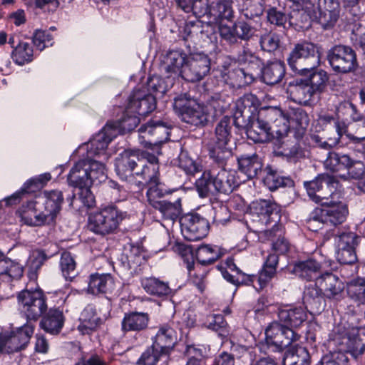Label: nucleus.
<instances>
[{
	"label": "nucleus",
	"mask_w": 365,
	"mask_h": 365,
	"mask_svg": "<svg viewBox=\"0 0 365 365\" xmlns=\"http://www.w3.org/2000/svg\"><path fill=\"white\" fill-rule=\"evenodd\" d=\"M234 18L232 1L228 0L212 2L210 4L208 20L211 23L220 24L223 20L231 21Z\"/></svg>",
	"instance_id": "obj_32"
},
{
	"label": "nucleus",
	"mask_w": 365,
	"mask_h": 365,
	"mask_svg": "<svg viewBox=\"0 0 365 365\" xmlns=\"http://www.w3.org/2000/svg\"><path fill=\"white\" fill-rule=\"evenodd\" d=\"M196 188L201 197H210L217 192L214 185V175L204 172L195 182Z\"/></svg>",
	"instance_id": "obj_53"
},
{
	"label": "nucleus",
	"mask_w": 365,
	"mask_h": 365,
	"mask_svg": "<svg viewBox=\"0 0 365 365\" xmlns=\"http://www.w3.org/2000/svg\"><path fill=\"white\" fill-rule=\"evenodd\" d=\"M340 11L339 0H318L317 10L308 11L311 18L317 20L327 29L333 27L336 23Z\"/></svg>",
	"instance_id": "obj_19"
},
{
	"label": "nucleus",
	"mask_w": 365,
	"mask_h": 365,
	"mask_svg": "<svg viewBox=\"0 0 365 365\" xmlns=\"http://www.w3.org/2000/svg\"><path fill=\"white\" fill-rule=\"evenodd\" d=\"M309 75L308 81L309 85L312 88L313 94L315 92H322L326 87L327 82L328 81L329 77L327 73L323 70H319L317 71H312Z\"/></svg>",
	"instance_id": "obj_59"
},
{
	"label": "nucleus",
	"mask_w": 365,
	"mask_h": 365,
	"mask_svg": "<svg viewBox=\"0 0 365 365\" xmlns=\"http://www.w3.org/2000/svg\"><path fill=\"white\" fill-rule=\"evenodd\" d=\"M267 19L271 24L282 27L284 29H287L293 26L294 25H297V23L292 21V16L288 15L274 7L270 8L267 10Z\"/></svg>",
	"instance_id": "obj_52"
},
{
	"label": "nucleus",
	"mask_w": 365,
	"mask_h": 365,
	"mask_svg": "<svg viewBox=\"0 0 365 365\" xmlns=\"http://www.w3.org/2000/svg\"><path fill=\"white\" fill-rule=\"evenodd\" d=\"M231 118L225 116L217 123L215 128L216 141L210 148V155L215 161L222 163L230 155L231 150L227 148L230 139Z\"/></svg>",
	"instance_id": "obj_13"
},
{
	"label": "nucleus",
	"mask_w": 365,
	"mask_h": 365,
	"mask_svg": "<svg viewBox=\"0 0 365 365\" xmlns=\"http://www.w3.org/2000/svg\"><path fill=\"white\" fill-rule=\"evenodd\" d=\"M106 179V168L103 163L86 156L77 161L68 175V184L75 187H91Z\"/></svg>",
	"instance_id": "obj_3"
},
{
	"label": "nucleus",
	"mask_w": 365,
	"mask_h": 365,
	"mask_svg": "<svg viewBox=\"0 0 365 365\" xmlns=\"http://www.w3.org/2000/svg\"><path fill=\"white\" fill-rule=\"evenodd\" d=\"M90 187H78L80 192L78 197L72 195L67 198L69 206L73 209L81 210L83 207H92L95 205V197L91 192Z\"/></svg>",
	"instance_id": "obj_47"
},
{
	"label": "nucleus",
	"mask_w": 365,
	"mask_h": 365,
	"mask_svg": "<svg viewBox=\"0 0 365 365\" xmlns=\"http://www.w3.org/2000/svg\"><path fill=\"white\" fill-rule=\"evenodd\" d=\"M287 94L293 102L304 106L309 103L314 95L307 81L297 79L289 83Z\"/></svg>",
	"instance_id": "obj_24"
},
{
	"label": "nucleus",
	"mask_w": 365,
	"mask_h": 365,
	"mask_svg": "<svg viewBox=\"0 0 365 365\" xmlns=\"http://www.w3.org/2000/svg\"><path fill=\"white\" fill-rule=\"evenodd\" d=\"M287 112L290 129H294L299 133L306 130L310 120L307 113L300 108H290Z\"/></svg>",
	"instance_id": "obj_49"
},
{
	"label": "nucleus",
	"mask_w": 365,
	"mask_h": 365,
	"mask_svg": "<svg viewBox=\"0 0 365 365\" xmlns=\"http://www.w3.org/2000/svg\"><path fill=\"white\" fill-rule=\"evenodd\" d=\"M140 162L138 152L133 150H124L115 160V171L117 175L123 180L133 183L135 178V170Z\"/></svg>",
	"instance_id": "obj_22"
},
{
	"label": "nucleus",
	"mask_w": 365,
	"mask_h": 365,
	"mask_svg": "<svg viewBox=\"0 0 365 365\" xmlns=\"http://www.w3.org/2000/svg\"><path fill=\"white\" fill-rule=\"evenodd\" d=\"M36 201H29L24 205L20 210L21 221L30 226H41L49 224L43 211H39L36 207Z\"/></svg>",
	"instance_id": "obj_31"
},
{
	"label": "nucleus",
	"mask_w": 365,
	"mask_h": 365,
	"mask_svg": "<svg viewBox=\"0 0 365 365\" xmlns=\"http://www.w3.org/2000/svg\"><path fill=\"white\" fill-rule=\"evenodd\" d=\"M327 60L334 71L341 73L351 72L357 66L354 51L344 45H336L329 49Z\"/></svg>",
	"instance_id": "obj_12"
},
{
	"label": "nucleus",
	"mask_w": 365,
	"mask_h": 365,
	"mask_svg": "<svg viewBox=\"0 0 365 365\" xmlns=\"http://www.w3.org/2000/svg\"><path fill=\"white\" fill-rule=\"evenodd\" d=\"M254 96H245L235 103V110L233 113L234 123L237 127H241L245 123V118H249L250 104L252 103Z\"/></svg>",
	"instance_id": "obj_48"
},
{
	"label": "nucleus",
	"mask_w": 365,
	"mask_h": 365,
	"mask_svg": "<svg viewBox=\"0 0 365 365\" xmlns=\"http://www.w3.org/2000/svg\"><path fill=\"white\" fill-rule=\"evenodd\" d=\"M336 130L339 139L344 137L349 139L354 143H359L365 140V120L360 123L352 125L355 128L354 133H350L344 123L336 122Z\"/></svg>",
	"instance_id": "obj_43"
},
{
	"label": "nucleus",
	"mask_w": 365,
	"mask_h": 365,
	"mask_svg": "<svg viewBox=\"0 0 365 365\" xmlns=\"http://www.w3.org/2000/svg\"><path fill=\"white\" fill-rule=\"evenodd\" d=\"M115 288L114 278L110 274L91 275L88 292L93 294L111 293Z\"/></svg>",
	"instance_id": "obj_33"
},
{
	"label": "nucleus",
	"mask_w": 365,
	"mask_h": 365,
	"mask_svg": "<svg viewBox=\"0 0 365 365\" xmlns=\"http://www.w3.org/2000/svg\"><path fill=\"white\" fill-rule=\"evenodd\" d=\"M178 167L187 175H194L200 171L199 165L184 153L179 155Z\"/></svg>",
	"instance_id": "obj_64"
},
{
	"label": "nucleus",
	"mask_w": 365,
	"mask_h": 365,
	"mask_svg": "<svg viewBox=\"0 0 365 365\" xmlns=\"http://www.w3.org/2000/svg\"><path fill=\"white\" fill-rule=\"evenodd\" d=\"M346 174H339L338 175L344 179H354L360 181L365 176V165L361 161H353L350 158V165L346 168Z\"/></svg>",
	"instance_id": "obj_58"
},
{
	"label": "nucleus",
	"mask_w": 365,
	"mask_h": 365,
	"mask_svg": "<svg viewBox=\"0 0 365 365\" xmlns=\"http://www.w3.org/2000/svg\"><path fill=\"white\" fill-rule=\"evenodd\" d=\"M139 165L141 166V168L139 170H136L135 175L136 177H138L140 180L133 181V183H135L138 188H140L143 185L147 183L151 184L158 182V165H147L143 159H140Z\"/></svg>",
	"instance_id": "obj_40"
},
{
	"label": "nucleus",
	"mask_w": 365,
	"mask_h": 365,
	"mask_svg": "<svg viewBox=\"0 0 365 365\" xmlns=\"http://www.w3.org/2000/svg\"><path fill=\"white\" fill-rule=\"evenodd\" d=\"M359 237L353 232H341L334 237L336 248L356 249Z\"/></svg>",
	"instance_id": "obj_56"
},
{
	"label": "nucleus",
	"mask_w": 365,
	"mask_h": 365,
	"mask_svg": "<svg viewBox=\"0 0 365 365\" xmlns=\"http://www.w3.org/2000/svg\"><path fill=\"white\" fill-rule=\"evenodd\" d=\"M284 64L280 61H274L264 68L262 78L265 83L274 85L279 83L284 78Z\"/></svg>",
	"instance_id": "obj_44"
},
{
	"label": "nucleus",
	"mask_w": 365,
	"mask_h": 365,
	"mask_svg": "<svg viewBox=\"0 0 365 365\" xmlns=\"http://www.w3.org/2000/svg\"><path fill=\"white\" fill-rule=\"evenodd\" d=\"M146 192L147 201L154 208H157L163 202L161 198L164 196V192L158 182L153 183Z\"/></svg>",
	"instance_id": "obj_62"
},
{
	"label": "nucleus",
	"mask_w": 365,
	"mask_h": 365,
	"mask_svg": "<svg viewBox=\"0 0 365 365\" xmlns=\"http://www.w3.org/2000/svg\"><path fill=\"white\" fill-rule=\"evenodd\" d=\"M44 204V213L49 223L53 222L59 213L63 202V195L61 191L58 190L43 192L41 197Z\"/></svg>",
	"instance_id": "obj_29"
},
{
	"label": "nucleus",
	"mask_w": 365,
	"mask_h": 365,
	"mask_svg": "<svg viewBox=\"0 0 365 365\" xmlns=\"http://www.w3.org/2000/svg\"><path fill=\"white\" fill-rule=\"evenodd\" d=\"M217 78L225 83L235 86H242L250 83L254 77L252 74L246 73L244 69L239 68L237 62L230 57H225L222 64L217 70Z\"/></svg>",
	"instance_id": "obj_14"
},
{
	"label": "nucleus",
	"mask_w": 365,
	"mask_h": 365,
	"mask_svg": "<svg viewBox=\"0 0 365 365\" xmlns=\"http://www.w3.org/2000/svg\"><path fill=\"white\" fill-rule=\"evenodd\" d=\"M265 114H262L263 118L269 120L271 125L273 138L281 140L287 136L290 130L288 112H284L277 107L264 108Z\"/></svg>",
	"instance_id": "obj_21"
},
{
	"label": "nucleus",
	"mask_w": 365,
	"mask_h": 365,
	"mask_svg": "<svg viewBox=\"0 0 365 365\" xmlns=\"http://www.w3.org/2000/svg\"><path fill=\"white\" fill-rule=\"evenodd\" d=\"M156 209L162 213L165 218L174 220L181 213V200L178 198L174 202L163 200Z\"/></svg>",
	"instance_id": "obj_54"
},
{
	"label": "nucleus",
	"mask_w": 365,
	"mask_h": 365,
	"mask_svg": "<svg viewBox=\"0 0 365 365\" xmlns=\"http://www.w3.org/2000/svg\"><path fill=\"white\" fill-rule=\"evenodd\" d=\"M173 108L179 112L181 120L191 125L201 127L205 125L210 115V106L197 103L187 98L186 95L175 98Z\"/></svg>",
	"instance_id": "obj_6"
},
{
	"label": "nucleus",
	"mask_w": 365,
	"mask_h": 365,
	"mask_svg": "<svg viewBox=\"0 0 365 365\" xmlns=\"http://www.w3.org/2000/svg\"><path fill=\"white\" fill-rule=\"evenodd\" d=\"M321 204V207H317L312 212L310 224L319 222L323 224L337 225L345 221L349 212L344 203L327 201Z\"/></svg>",
	"instance_id": "obj_9"
},
{
	"label": "nucleus",
	"mask_w": 365,
	"mask_h": 365,
	"mask_svg": "<svg viewBox=\"0 0 365 365\" xmlns=\"http://www.w3.org/2000/svg\"><path fill=\"white\" fill-rule=\"evenodd\" d=\"M60 265L63 275L66 279H71L76 275V262L69 252L61 255Z\"/></svg>",
	"instance_id": "obj_61"
},
{
	"label": "nucleus",
	"mask_w": 365,
	"mask_h": 365,
	"mask_svg": "<svg viewBox=\"0 0 365 365\" xmlns=\"http://www.w3.org/2000/svg\"><path fill=\"white\" fill-rule=\"evenodd\" d=\"M51 178V174L48 173L41 174L36 178H31L27 180L23 185L21 190L15 192L10 197L6 199V204L11 205V201H16L21 197V195L25 193L34 192L36 189H39L44 185Z\"/></svg>",
	"instance_id": "obj_41"
},
{
	"label": "nucleus",
	"mask_w": 365,
	"mask_h": 365,
	"mask_svg": "<svg viewBox=\"0 0 365 365\" xmlns=\"http://www.w3.org/2000/svg\"><path fill=\"white\" fill-rule=\"evenodd\" d=\"M252 207L256 214L260 217L262 223L270 228L264 230L267 236H271L273 230L281 235L282 225L279 224L280 220L279 207L274 202L269 200H258L253 202Z\"/></svg>",
	"instance_id": "obj_11"
},
{
	"label": "nucleus",
	"mask_w": 365,
	"mask_h": 365,
	"mask_svg": "<svg viewBox=\"0 0 365 365\" xmlns=\"http://www.w3.org/2000/svg\"><path fill=\"white\" fill-rule=\"evenodd\" d=\"M299 335L292 328L286 327L277 322L271 323L265 330V340L268 346H274L280 350L289 346L293 341L298 340Z\"/></svg>",
	"instance_id": "obj_16"
},
{
	"label": "nucleus",
	"mask_w": 365,
	"mask_h": 365,
	"mask_svg": "<svg viewBox=\"0 0 365 365\" xmlns=\"http://www.w3.org/2000/svg\"><path fill=\"white\" fill-rule=\"evenodd\" d=\"M307 315L302 307L294 308H284L278 312L279 320L287 327H298L306 319Z\"/></svg>",
	"instance_id": "obj_36"
},
{
	"label": "nucleus",
	"mask_w": 365,
	"mask_h": 365,
	"mask_svg": "<svg viewBox=\"0 0 365 365\" xmlns=\"http://www.w3.org/2000/svg\"><path fill=\"white\" fill-rule=\"evenodd\" d=\"M33 49L27 42H20L12 53L14 61L19 65H24L32 60Z\"/></svg>",
	"instance_id": "obj_57"
},
{
	"label": "nucleus",
	"mask_w": 365,
	"mask_h": 365,
	"mask_svg": "<svg viewBox=\"0 0 365 365\" xmlns=\"http://www.w3.org/2000/svg\"><path fill=\"white\" fill-rule=\"evenodd\" d=\"M181 256L187 269L188 276L192 283L202 292L205 287V279L207 271L203 265L212 264L220 257V251L217 246L202 245L196 250L195 255L198 264L194 262V256L190 247L180 246Z\"/></svg>",
	"instance_id": "obj_1"
},
{
	"label": "nucleus",
	"mask_w": 365,
	"mask_h": 365,
	"mask_svg": "<svg viewBox=\"0 0 365 365\" xmlns=\"http://www.w3.org/2000/svg\"><path fill=\"white\" fill-rule=\"evenodd\" d=\"M264 184L270 190H274L280 187L292 186L293 181L287 177L280 176L276 171L269 170L264 179Z\"/></svg>",
	"instance_id": "obj_55"
},
{
	"label": "nucleus",
	"mask_w": 365,
	"mask_h": 365,
	"mask_svg": "<svg viewBox=\"0 0 365 365\" xmlns=\"http://www.w3.org/2000/svg\"><path fill=\"white\" fill-rule=\"evenodd\" d=\"M309 354L306 348L294 346L287 350L283 358V365H307Z\"/></svg>",
	"instance_id": "obj_46"
},
{
	"label": "nucleus",
	"mask_w": 365,
	"mask_h": 365,
	"mask_svg": "<svg viewBox=\"0 0 365 365\" xmlns=\"http://www.w3.org/2000/svg\"><path fill=\"white\" fill-rule=\"evenodd\" d=\"M170 130L168 125L160 120L143 125L138 130L140 143L145 146L162 144L168 140Z\"/></svg>",
	"instance_id": "obj_17"
},
{
	"label": "nucleus",
	"mask_w": 365,
	"mask_h": 365,
	"mask_svg": "<svg viewBox=\"0 0 365 365\" xmlns=\"http://www.w3.org/2000/svg\"><path fill=\"white\" fill-rule=\"evenodd\" d=\"M317 284L321 286L324 296L330 299H339L344 289L341 281L330 272H326L318 277Z\"/></svg>",
	"instance_id": "obj_28"
},
{
	"label": "nucleus",
	"mask_w": 365,
	"mask_h": 365,
	"mask_svg": "<svg viewBox=\"0 0 365 365\" xmlns=\"http://www.w3.org/2000/svg\"><path fill=\"white\" fill-rule=\"evenodd\" d=\"M349 165H350V158L348 155H340L334 152H329L324 162L326 170L336 173L345 170Z\"/></svg>",
	"instance_id": "obj_51"
},
{
	"label": "nucleus",
	"mask_w": 365,
	"mask_h": 365,
	"mask_svg": "<svg viewBox=\"0 0 365 365\" xmlns=\"http://www.w3.org/2000/svg\"><path fill=\"white\" fill-rule=\"evenodd\" d=\"M101 323V319L98 315L95 307L88 304L81 313L78 330L82 334H90L96 330Z\"/></svg>",
	"instance_id": "obj_30"
},
{
	"label": "nucleus",
	"mask_w": 365,
	"mask_h": 365,
	"mask_svg": "<svg viewBox=\"0 0 365 365\" xmlns=\"http://www.w3.org/2000/svg\"><path fill=\"white\" fill-rule=\"evenodd\" d=\"M223 278L235 285L240 284H248L252 281V277L242 272L238 269L232 257H228L218 267Z\"/></svg>",
	"instance_id": "obj_26"
},
{
	"label": "nucleus",
	"mask_w": 365,
	"mask_h": 365,
	"mask_svg": "<svg viewBox=\"0 0 365 365\" xmlns=\"http://www.w3.org/2000/svg\"><path fill=\"white\" fill-rule=\"evenodd\" d=\"M149 316L143 312H130L125 314L121 323L123 331H140L147 328Z\"/></svg>",
	"instance_id": "obj_38"
},
{
	"label": "nucleus",
	"mask_w": 365,
	"mask_h": 365,
	"mask_svg": "<svg viewBox=\"0 0 365 365\" xmlns=\"http://www.w3.org/2000/svg\"><path fill=\"white\" fill-rule=\"evenodd\" d=\"M34 331L31 323H26L10 333L0 334V352L11 354L24 349Z\"/></svg>",
	"instance_id": "obj_10"
},
{
	"label": "nucleus",
	"mask_w": 365,
	"mask_h": 365,
	"mask_svg": "<svg viewBox=\"0 0 365 365\" xmlns=\"http://www.w3.org/2000/svg\"><path fill=\"white\" fill-rule=\"evenodd\" d=\"M364 329H355L352 330L351 336H349L347 341L348 351L355 358L365 351Z\"/></svg>",
	"instance_id": "obj_50"
},
{
	"label": "nucleus",
	"mask_w": 365,
	"mask_h": 365,
	"mask_svg": "<svg viewBox=\"0 0 365 365\" xmlns=\"http://www.w3.org/2000/svg\"><path fill=\"white\" fill-rule=\"evenodd\" d=\"M65 322L63 310L51 309L41 322V327L48 333L57 334L62 329Z\"/></svg>",
	"instance_id": "obj_37"
},
{
	"label": "nucleus",
	"mask_w": 365,
	"mask_h": 365,
	"mask_svg": "<svg viewBox=\"0 0 365 365\" xmlns=\"http://www.w3.org/2000/svg\"><path fill=\"white\" fill-rule=\"evenodd\" d=\"M180 223L182 235L189 241L200 240L208 233V222L198 214L185 215L180 218Z\"/></svg>",
	"instance_id": "obj_18"
},
{
	"label": "nucleus",
	"mask_w": 365,
	"mask_h": 365,
	"mask_svg": "<svg viewBox=\"0 0 365 365\" xmlns=\"http://www.w3.org/2000/svg\"><path fill=\"white\" fill-rule=\"evenodd\" d=\"M141 286L147 293L158 297L168 296L171 293L168 284L155 277L143 278Z\"/></svg>",
	"instance_id": "obj_45"
},
{
	"label": "nucleus",
	"mask_w": 365,
	"mask_h": 365,
	"mask_svg": "<svg viewBox=\"0 0 365 365\" xmlns=\"http://www.w3.org/2000/svg\"><path fill=\"white\" fill-rule=\"evenodd\" d=\"M240 171L245 174L247 179L253 178L261 171L262 164L256 154L242 155L237 158Z\"/></svg>",
	"instance_id": "obj_39"
},
{
	"label": "nucleus",
	"mask_w": 365,
	"mask_h": 365,
	"mask_svg": "<svg viewBox=\"0 0 365 365\" xmlns=\"http://www.w3.org/2000/svg\"><path fill=\"white\" fill-rule=\"evenodd\" d=\"M348 294L359 304H365V280L351 282L348 287Z\"/></svg>",
	"instance_id": "obj_60"
},
{
	"label": "nucleus",
	"mask_w": 365,
	"mask_h": 365,
	"mask_svg": "<svg viewBox=\"0 0 365 365\" xmlns=\"http://www.w3.org/2000/svg\"><path fill=\"white\" fill-rule=\"evenodd\" d=\"M318 365H348V359L343 352H330L323 356Z\"/></svg>",
	"instance_id": "obj_63"
},
{
	"label": "nucleus",
	"mask_w": 365,
	"mask_h": 365,
	"mask_svg": "<svg viewBox=\"0 0 365 365\" xmlns=\"http://www.w3.org/2000/svg\"><path fill=\"white\" fill-rule=\"evenodd\" d=\"M210 70V59L204 53H194L188 56L184 70L182 78L190 82L202 80Z\"/></svg>",
	"instance_id": "obj_15"
},
{
	"label": "nucleus",
	"mask_w": 365,
	"mask_h": 365,
	"mask_svg": "<svg viewBox=\"0 0 365 365\" xmlns=\"http://www.w3.org/2000/svg\"><path fill=\"white\" fill-rule=\"evenodd\" d=\"M262 114H265L264 108L259 111L257 118L247 129V137L255 143H266L274 139L269 121L263 118Z\"/></svg>",
	"instance_id": "obj_23"
},
{
	"label": "nucleus",
	"mask_w": 365,
	"mask_h": 365,
	"mask_svg": "<svg viewBox=\"0 0 365 365\" xmlns=\"http://www.w3.org/2000/svg\"><path fill=\"white\" fill-rule=\"evenodd\" d=\"M156 107L155 98L145 88L135 89L128 98V104L121 118L117 121L128 132L133 130L140 123V115H146Z\"/></svg>",
	"instance_id": "obj_2"
},
{
	"label": "nucleus",
	"mask_w": 365,
	"mask_h": 365,
	"mask_svg": "<svg viewBox=\"0 0 365 365\" xmlns=\"http://www.w3.org/2000/svg\"><path fill=\"white\" fill-rule=\"evenodd\" d=\"M18 309L27 319L36 321L46 311V297L40 289H25L17 295Z\"/></svg>",
	"instance_id": "obj_8"
},
{
	"label": "nucleus",
	"mask_w": 365,
	"mask_h": 365,
	"mask_svg": "<svg viewBox=\"0 0 365 365\" xmlns=\"http://www.w3.org/2000/svg\"><path fill=\"white\" fill-rule=\"evenodd\" d=\"M178 6L185 12H192L195 16L202 17L210 14V4L208 0H175Z\"/></svg>",
	"instance_id": "obj_42"
},
{
	"label": "nucleus",
	"mask_w": 365,
	"mask_h": 365,
	"mask_svg": "<svg viewBox=\"0 0 365 365\" xmlns=\"http://www.w3.org/2000/svg\"><path fill=\"white\" fill-rule=\"evenodd\" d=\"M120 125L117 120L108 122L86 145L78 148V153H81L86 150L88 158L96 159L105 165L110 157V154L106 150L109 143L118 135L128 132Z\"/></svg>",
	"instance_id": "obj_4"
},
{
	"label": "nucleus",
	"mask_w": 365,
	"mask_h": 365,
	"mask_svg": "<svg viewBox=\"0 0 365 365\" xmlns=\"http://www.w3.org/2000/svg\"><path fill=\"white\" fill-rule=\"evenodd\" d=\"M125 217V212L121 211L115 205H109L88 215V228L101 236L113 234L118 229Z\"/></svg>",
	"instance_id": "obj_5"
},
{
	"label": "nucleus",
	"mask_w": 365,
	"mask_h": 365,
	"mask_svg": "<svg viewBox=\"0 0 365 365\" xmlns=\"http://www.w3.org/2000/svg\"><path fill=\"white\" fill-rule=\"evenodd\" d=\"M187 58L188 56L182 50L169 51L163 58V68L168 73L182 78V71Z\"/></svg>",
	"instance_id": "obj_27"
},
{
	"label": "nucleus",
	"mask_w": 365,
	"mask_h": 365,
	"mask_svg": "<svg viewBox=\"0 0 365 365\" xmlns=\"http://www.w3.org/2000/svg\"><path fill=\"white\" fill-rule=\"evenodd\" d=\"M320 272L321 264L314 259L297 262L292 270L296 276L307 281L317 280L322 275Z\"/></svg>",
	"instance_id": "obj_35"
},
{
	"label": "nucleus",
	"mask_w": 365,
	"mask_h": 365,
	"mask_svg": "<svg viewBox=\"0 0 365 365\" xmlns=\"http://www.w3.org/2000/svg\"><path fill=\"white\" fill-rule=\"evenodd\" d=\"M239 184L240 182L237 180L236 173L234 170L221 169L214 175V185L217 192L230 194Z\"/></svg>",
	"instance_id": "obj_34"
},
{
	"label": "nucleus",
	"mask_w": 365,
	"mask_h": 365,
	"mask_svg": "<svg viewBox=\"0 0 365 365\" xmlns=\"http://www.w3.org/2000/svg\"><path fill=\"white\" fill-rule=\"evenodd\" d=\"M177 341V333L168 324L161 325L156 333L153 340V347L161 351L165 355L168 354L173 349Z\"/></svg>",
	"instance_id": "obj_25"
},
{
	"label": "nucleus",
	"mask_w": 365,
	"mask_h": 365,
	"mask_svg": "<svg viewBox=\"0 0 365 365\" xmlns=\"http://www.w3.org/2000/svg\"><path fill=\"white\" fill-rule=\"evenodd\" d=\"M309 196L316 202L321 203L322 200L328 197L326 195H317V192H319L324 186L329 190L331 197L334 195L338 189L339 182L335 177L326 174L319 175L314 180L304 182Z\"/></svg>",
	"instance_id": "obj_20"
},
{
	"label": "nucleus",
	"mask_w": 365,
	"mask_h": 365,
	"mask_svg": "<svg viewBox=\"0 0 365 365\" xmlns=\"http://www.w3.org/2000/svg\"><path fill=\"white\" fill-rule=\"evenodd\" d=\"M287 61L292 71L305 74V71H310L319 65L320 58L316 46L303 41L294 46Z\"/></svg>",
	"instance_id": "obj_7"
}]
</instances>
